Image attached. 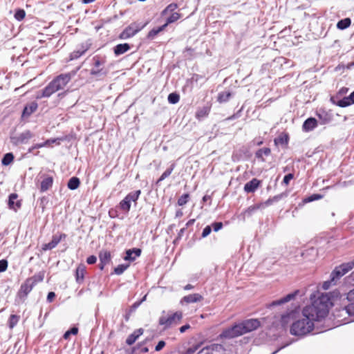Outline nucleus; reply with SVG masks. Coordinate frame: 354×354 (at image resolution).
Segmentation results:
<instances>
[{
  "instance_id": "51",
  "label": "nucleus",
  "mask_w": 354,
  "mask_h": 354,
  "mask_svg": "<svg viewBox=\"0 0 354 354\" xmlns=\"http://www.w3.org/2000/svg\"><path fill=\"white\" fill-rule=\"evenodd\" d=\"M8 263L6 259L0 260V272H5L8 268Z\"/></svg>"
},
{
  "instance_id": "64",
  "label": "nucleus",
  "mask_w": 354,
  "mask_h": 354,
  "mask_svg": "<svg viewBox=\"0 0 354 354\" xmlns=\"http://www.w3.org/2000/svg\"><path fill=\"white\" fill-rule=\"evenodd\" d=\"M348 282H353L354 283V271L350 274L348 277Z\"/></svg>"
},
{
  "instance_id": "7",
  "label": "nucleus",
  "mask_w": 354,
  "mask_h": 354,
  "mask_svg": "<svg viewBox=\"0 0 354 354\" xmlns=\"http://www.w3.org/2000/svg\"><path fill=\"white\" fill-rule=\"evenodd\" d=\"M93 68L91 70L90 74L94 77L105 76L107 74V71L104 68L100 67L106 63V58L95 55L93 57Z\"/></svg>"
},
{
  "instance_id": "4",
  "label": "nucleus",
  "mask_w": 354,
  "mask_h": 354,
  "mask_svg": "<svg viewBox=\"0 0 354 354\" xmlns=\"http://www.w3.org/2000/svg\"><path fill=\"white\" fill-rule=\"evenodd\" d=\"M182 318V312L177 311L171 314L160 316L158 320V324L160 326H163V329L166 330L173 326L178 324L180 322Z\"/></svg>"
},
{
  "instance_id": "11",
  "label": "nucleus",
  "mask_w": 354,
  "mask_h": 354,
  "mask_svg": "<svg viewBox=\"0 0 354 354\" xmlns=\"http://www.w3.org/2000/svg\"><path fill=\"white\" fill-rule=\"evenodd\" d=\"M66 238V234L64 233H61L59 235L54 234L52 237V240L49 243L43 244L41 249L44 251L50 250L55 248L62 240Z\"/></svg>"
},
{
  "instance_id": "3",
  "label": "nucleus",
  "mask_w": 354,
  "mask_h": 354,
  "mask_svg": "<svg viewBox=\"0 0 354 354\" xmlns=\"http://www.w3.org/2000/svg\"><path fill=\"white\" fill-rule=\"evenodd\" d=\"M79 68L76 70H73L67 73H62L56 76L48 84L40 91L37 98L49 97L55 92L64 89L66 84L71 80L78 71Z\"/></svg>"
},
{
  "instance_id": "14",
  "label": "nucleus",
  "mask_w": 354,
  "mask_h": 354,
  "mask_svg": "<svg viewBox=\"0 0 354 354\" xmlns=\"http://www.w3.org/2000/svg\"><path fill=\"white\" fill-rule=\"evenodd\" d=\"M38 109V104L36 102H32L27 104L22 111L21 119L25 120L28 118L33 113H35Z\"/></svg>"
},
{
  "instance_id": "42",
  "label": "nucleus",
  "mask_w": 354,
  "mask_h": 354,
  "mask_svg": "<svg viewBox=\"0 0 354 354\" xmlns=\"http://www.w3.org/2000/svg\"><path fill=\"white\" fill-rule=\"evenodd\" d=\"M19 320V317L16 315H11L9 321L8 326L10 328H13L18 323Z\"/></svg>"
},
{
  "instance_id": "31",
  "label": "nucleus",
  "mask_w": 354,
  "mask_h": 354,
  "mask_svg": "<svg viewBox=\"0 0 354 354\" xmlns=\"http://www.w3.org/2000/svg\"><path fill=\"white\" fill-rule=\"evenodd\" d=\"M45 272L41 271L38 273L35 274L31 277L28 278V280L33 283V286H35L37 283L43 281L44 279Z\"/></svg>"
},
{
  "instance_id": "9",
  "label": "nucleus",
  "mask_w": 354,
  "mask_h": 354,
  "mask_svg": "<svg viewBox=\"0 0 354 354\" xmlns=\"http://www.w3.org/2000/svg\"><path fill=\"white\" fill-rule=\"evenodd\" d=\"M34 133L30 130H25L18 135L11 136L10 137V142L14 146L25 145L28 143L29 140L34 137Z\"/></svg>"
},
{
  "instance_id": "10",
  "label": "nucleus",
  "mask_w": 354,
  "mask_h": 354,
  "mask_svg": "<svg viewBox=\"0 0 354 354\" xmlns=\"http://www.w3.org/2000/svg\"><path fill=\"white\" fill-rule=\"evenodd\" d=\"M343 310L350 316H354V288L346 294L344 300Z\"/></svg>"
},
{
  "instance_id": "15",
  "label": "nucleus",
  "mask_w": 354,
  "mask_h": 354,
  "mask_svg": "<svg viewBox=\"0 0 354 354\" xmlns=\"http://www.w3.org/2000/svg\"><path fill=\"white\" fill-rule=\"evenodd\" d=\"M42 180L41 181L39 191L40 192H45L50 189L53 184L54 179L53 176H50L46 174L42 176Z\"/></svg>"
},
{
  "instance_id": "56",
  "label": "nucleus",
  "mask_w": 354,
  "mask_h": 354,
  "mask_svg": "<svg viewBox=\"0 0 354 354\" xmlns=\"http://www.w3.org/2000/svg\"><path fill=\"white\" fill-rule=\"evenodd\" d=\"M165 341L160 340V341L158 342V343L156 346L155 351H160V350H162L165 347Z\"/></svg>"
},
{
  "instance_id": "41",
  "label": "nucleus",
  "mask_w": 354,
  "mask_h": 354,
  "mask_svg": "<svg viewBox=\"0 0 354 354\" xmlns=\"http://www.w3.org/2000/svg\"><path fill=\"white\" fill-rule=\"evenodd\" d=\"M180 17V15L178 12H173L171 14V15L167 19V21L165 24H167V26L168 24L174 23L178 20Z\"/></svg>"
},
{
  "instance_id": "63",
  "label": "nucleus",
  "mask_w": 354,
  "mask_h": 354,
  "mask_svg": "<svg viewBox=\"0 0 354 354\" xmlns=\"http://www.w3.org/2000/svg\"><path fill=\"white\" fill-rule=\"evenodd\" d=\"M351 104H354V91L348 96Z\"/></svg>"
},
{
  "instance_id": "36",
  "label": "nucleus",
  "mask_w": 354,
  "mask_h": 354,
  "mask_svg": "<svg viewBox=\"0 0 354 354\" xmlns=\"http://www.w3.org/2000/svg\"><path fill=\"white\" fill-rule=\"evenodd\" d=\"M231 96L232 93L229 91L221 92L218 93L217 100L220 103L226 102L230 100Z\"/></svg>"
},
{
  "instance_id": "44",
  "label": "nucleus",
  "mask_w": 354,
  "mask_h": 354,
  "mask_svg": "<svg viewBox=\"0 0 354 354\" xmlns=\"http://www.w3.org/2000/svg\"><path fill=\"white\" fill-rule=\"evenodd\" d=\"M129 264H120L115 268L114 272L118 275H120L129 268Z\"/></svg>"
},
{
  "instance_id": "40",
  "label": "nucleus",
  "mask_w": 354,
  "mask_h": 354,
  "mask_svg": "<svg viewBox=\"0 0 354 354\" xmlns=\"http://www.w3.org/2000/svg\"><path fill=\"white\" fill-rule=\"evenodd\" d=\"M147 296V295H145L140 301H137L133 303L129 308V313H133L135 312L136 310L141 305V304L146 300Z\"/></svg>"
},
{
  "instance_id": "54",
  "label": "nucleus",
  "mask_w": 354,
  "mask_h": 354,
  "mask_svg": "<svg viewBox=\"0 0 354 354\" xmlns=\"http://www.w3.org/2000/svg\"><path fill=\"white\" fill-rule=\"evenodd\" d=\"M212 232V227L210 225H207L203 230L202 237L205 238L207 236Z\"/></svg>"
},
{
  "instance_id": "37",
  "label": "nucleus",
  "mask_w": 354,
  "mask_h": 354,
  "mask_svg": "<svg viewBox=\"0 0 354 354\" xmlns=\"http://www.w3.org/2000/svg\"><path fill=\"white\" fill-rule=\"evenodd\" d=\"M14 160V155L12 153H6L2 160H1V164L4 166H8L10 165Z\"/></svg>"
},
{
  "instance_id": "27",
  "label": "nucleus",
  "mask_w": 354,
  "mask_h": 354,
  "mask_svg": "<svg viewBox=\"0 0 354 354\" xmlns=\"http://www.w3.org/2000/svg\"><path fill=\"white\" fill-rule=\"evenodd\" d=\"M289 141V136L286 133H281L277 138H274L275 145L286 146Z\"/></svg>"
},
{
  "instance_id": "20",
  "label": "nucleus",
  "mask_w": 354,
  "mask_h": 354,
  "mask_svg": "<svg viewBox=\"0 0 354 354\" xmlns=\"http://www.w3.org/2000/svg\"><path fill=\"white\" fill-rule=\"evenodd\" d=\"M317 126V121L315 118L306 119L302 125L303 131L308 132L313 131Z\"/></svg>"
},
{
  "instance_id": "60",
  "label": "nucleus",
  "mask_w": 354,
  "mask_h": 354,
  "mask_svg": "<svg viewBox=\"0 0 354 354\" xmlns=\"http://www.w3.org/2000/svg\"><path fill=\"white\" fill-rule=\"evenodd\" d=\"M335 281H332L331 279L330 281H325L323 283V288L325 290L328 289L330 288L331 283H333L334 285L335 284Z\"/></svg>"
},
{
  "instance_id": "45",
  "label": "nucleus",
  "mask_w": 354,
  "mask_h": 354,
  "mask_svg": "<svg viewBox=\"0 0 354 354\" xmlns=\"http://www.w3.org/2000/svg\"><path fill=\"white\" fill-rule=\"evenodd\" d=\"M336 104L340 107H346V106L351 105V103L348 99V97H344L342 100H338L336 102Z\"/></svg>"
},
{
  "instance_id": "52",
  "label": "nucleus",
  "mask_w": 354,
  "mask_h": 354,
  "mask_svg": "<svg viewBox=\"0 0 354 354\" xmlns=\"http://www.w3.org/2000/svg\"><path fill=\"white\" fill-rule=\"evenodd\" d=\"M63 138H53V139H48L44 143H46V146H48L51 143H56L57 145L60 144V141L63 140Z\"/></svg>"
},
{
  "instance_id": "25",
  "label": "nucleus",
  "mask_w": 354,
  "mask_h": 354,
  "mask_svg": "<svg viewBox=\"0 0 354 354\" xmlns=\"http://www.w3.org/2000/svg\"><path fill=\"white\" fill-rule=\"evenodd\" d=\"M131 46L127 43L119 44L113 48V52L115 56H119L130 50Z\"/></svg>"
},
{
  "instance_id": "13",
  "label": "nucleus",
  "mask_w": 354,
  "mask_h": 354,
  "mask_svg": "<svg viewBox=\"0 0 354 354\" xmlns=\"http://www.w3.org/2000/svg\"><path fill=\"white\" fill-rule=\"evenodd\" d=\"M35 286L33 283L28 279L21 285L20 288L17 292V295L20 298H26L28 295L32 291Z\"/></svg>"
},
{
  "instance_id": "47",
  "label": "nucleus",
  "mask_w": 354,
  "mask_h": 354,
  "mask_svg": "<svg viewBox=\"0 0 354 354\" xmlns=\"http://www.w3.org/2000/svg\"><path fill=\"white\" fill-rule=\"evenodd\" d=\"M322 198V196L318 194H314L310 195V196L304 199V203H310L317 200H319Z\"/></svg>"
},
{
  "instance_id": "49",
  "label": "nucleus",
  "mask_w": 354,
  "mask_h": 354,
  "mask_svg": "<svg viewBox=\"0 0 354 354\" xmlns=\"http://www.w3.org/2000/svg\"><path fill=\"white\" fill-rule=\"evenodd\" d=\"M78 333V328L77 327H73L70 330H67L63 335L65 339H67L71 335H76Z\"/></svg>"
},
{
  "instance_id": "46",
  "label": "nucleus",
  "mask_w": 354,
  "mask_h": 354,
  "mask_svg": "<svg viewBox=\"0 0 354 354\" xmlns=\"http://www.w3.org/2000/svg\"><path fill=\"white\" fill-rule=\"evenodd\" d=\"M189 198V194L186 193V194H183L178 200V205L179 206H183V205H185L187 203Z\"/></svg>"
},
{
  "instance_id": "21",
  "label": "nucleus",
  "mask_w": 354,
  "mask_h": 354,
  "mask_svg": "<svg viewBox=\"0 0 354 354\" xmlns=\"http://www.w3.org/2000/svg\"><path fill=\"white\" fill-rule=\"evenodd\" d=\"M90 44L85 43L82 44L80 48L76 50H74L71 54V59H76L84 55L89 48Z\"/></svg>"
},
{
  "instance_id": "17",
  "label": "nucleus",
  "mask_w": 354,
  "mask_h": 354,
  "mask_svg": "<svg viewBox=\"0 0 354 354\" xmlns=\"http://www.w3.org/2000/svg\"><path fill=\"white\" fill-rule=\"evenodd\" d=\"M261 181L257 178H252L244 185V191L247 193H253L260 185Z\"/></svg>"
},
{
  "instance_id": "30",
  "label": "nucleus",
  "mask_w": 354,
  "mask_h": 354,
  "mask_svg": "<svg viewBox=\"0 0 354 354\" xmlns=\"http://www.w3.org/2000/svg\"><path fill=\"white\" fill-rule=\"evenodd\" d=\"M167 27V24H163L161 26L154 28L151 29L147 35V38L149 39H153L158 33L163 31Z\"/></svg>"
},
{
  "instance_id": "22",
  "label": "nucleus",
  "mask_w": 354,
  "mask_h": 354,
  "mask_svg": "<svg viewBox=\"0 0 354 354\" xmlns=\"http://www.w3.org/2000/svg\"><path fill=\"white\" fill-rule=\"evenodd\" d=\"M144 330L142 328H138L134 330L131 334H130L127 339L126 343L127 345L131 346L136 342V341L138 339V337L143 334Z\"/></svg>"
},
{
  "instance_id": "6",
  "label": "nucleus",
  "mask_w": 354,
  "mask_h": 354,
  "mask_svg": "<svg viewBox=\"0 0 354 354\" xmlns=\"http://www.w3.org/2000/svg\"><path fill=\"white\" fill-rule=\"evenodd\" d=\"M147 23L133 22L127 26L120 34L119 38L121 39H127L136 35L138 32L142 30Z\"/></svg>"
},
{
  "instance_id": "18",
  "label": "nucleus",
  "mask_w": 354,
  "mask_h": 354,
  "mask_svg": "<svg viewBox=\"0 0 354 354\" xmlns=\"http://www.w3.org/2000/svg\"><path fill=\"white\" fill-rule=\"evenodd\" d=\"M288 196V193L282 192L279 194H277L273 197L269 198L265 202L261 203L262 207H268L272 205L274 203H277L283 198H285Z\"/></svg>"
},
{
  "instance_id": "43",
  "label": "nucleus",
  "mask_w": 354,
  "mask_h": 354,
  "mask_svg": "<svg viewBox=\"0 0 354 354\" xmlns=\"http://www.w3.org/2000/svg\"><path fill=\"white\" fill-rule=\"evenodd\" d=\"M177 8H178L177 3H170L163 10V11L162 12V15H164L167 12H171V13L175 12L174 11L176 10Z\"/></svg>"
},
{
  "instance_id": "35",
  "label": "nucleus",
  "mask_w": 354,
  "mask_h": 354,
  "mask_svg": "<svg viewBox=\"0 0 354 354\" xmlns=\"http://www.w3.org/2000/svg\"><path fill=\"white\" fill-rule=\"evenodd\" d=\"M209 109L207 107H203L200 109H198L196 113V118L201 120L203 119L204 118L207 117L209 114Z\"/></svg>"
},
{
  "instance_id": "5",
  "label": "nucleus",
  "mask_w": 354,
  "mask_h": 354,
  "mask_svg": "<svg viewBox=\"0 0 354 354\" xmlns=\"http://www.w3.org/2000/svg\"><path fill=\"white\" fill-rule=\"evenodd\" d=\"M140 194L141 191L140 189L129 192L124 199L120 202L118 207L124 213H128L131 209V202H133L135 205H136Z\"/></svg>"
},
{
  "instance_id": "23",
  "label": "nucleus",
  "mask_w": 354,
  "mask_h": 354,
  "mask_svg": "<svg viewBox=\"0 0 354 354\" xmlns=\"http://www.w3.org/2000/svg\"><path fill=\"white\" fill-rule=\"evenodd\" d=\"M18 198V195L16 193H12L9 195L8 197V206L9 208L14 210H17L21 206V201H17L16 203L15 201Z\"/></svg>"
},
{
  "instance_id": "33",
  "label": "nucleus",
  "mask_w": 354,
  "mask_h": 354,
  "mask_svg": "<svg viewBox=\"0 0 354 354\" xmlns=\"http://www.w3.org/2000/svg\"><path fill=\"white\" fill-rule=\"evenodd\" d=\"M176 167V164L174 162L171 165L170 167L167 169L160 176V177L158 178V180L156 182V184H159L161 181L164 180L166 178L169 177L171 174L172 173L174 169Z\"/></svg>"
},
{
  "instance_id": "50",
  "label": "nucleus",
  "mask_w": 354,
  "mask_h": 354,
  "mask_svg": "<svg viewBox=\"0 0 354 354\" xmlns=\"http://www.w3.org/2000/svg\"><path fill=\"white\" fill-rule=\"evenodd\" d=\"M44 147H46V143H44V142L37 143V144L32 145L31 147H30L28 150V152L32 153L35 149H40V148H42Z\"/></svg>"
},
{
  "instance_id": "62",
  "label": "nucleus",
  "mask_w": 354,
  "mask_h": 354,
  "mask_svg": "<svg viewBox=\"0 0 354 354\" xmlns=\"http://www.w3.org/2000/svg\"><path fill=\"white\" fill-rule=\"evenodd\" d=\"M185 231V227L180 229V231L178 232V236H177L176 239H181L182 236H183Z\"/></svg>"
},
{
  "instance_id": "61",
  "label": "nucleus",
  "mask_w": 354,
  "mask_h": 354,
  "mask_svg": "<svg viewBox=\"0 0 354 354\" xmlns=\"http://www.w3.org/2000/svg\"><path fill=\"white\" fill-rule=\"evenodd\" d=\"M190 328V325L189 324H185L184 326H182L180 328H179V330L181 333H185L187 329H189Z\"/></svg>"
},
{
  "instance_id": "39",
  "label": "nucleus",
  "mask_w": 354,
  "mask_h": 354,
  "mask_svg": "<svg viewBox=\"0 0 354 354\" xmlns=\"http://www.w3.org/2000/svg\"><path fill=\"white\" fill-rule=\"evenodd\" d=\"M167 100L170 104H175L179 102L180 95L176 93H171L169 94Z\"/></svg>"
},
{
  "instance_id": "32",
  "label": "nucleus",
  "mask_w": 354,
  "mask_h": 354,
  "mask_svg": "<svg viewBox=\"0 0 354 354\" xmlns=\"http://www.w3.org/2000/svg\"><path fill=\"white\" fill-rule=\"evenodd\" d=\"M80 180L77 177L73 176L71 178L67 183L68 188L71 190H75L79 187Z\"/></svg>"
},
{
  "instance_id": "19",
  "label": "nucleus",
  "mask_w": 354,
  "mask_h": 354,
  "mask_svg": "<svg viewBox=\"0 0 354 354\" xmlns=\"http://www.w3.org/2000/svg\"><path fill=\"white\" fill-rule=\"evenodd\" d=\"M203 299V296L198 293L190 294L185 296L181 299V303L191 304L196 303L202 301Z\"/></svg>"
},
{
  "instance_id": "48",
  "label": "nucleus",
  "mask_w": 354,
  "mask_h": 354,
  "mask_svg": "<svg viewBox=\"0 0 354 354\" xmlns=\"http://www.w3.org/2000/svg\"><path fill=\"white\" fill-rule=\"evenodd\" d=\"M26 16V12L24 10L22 9H19L16 11L15 14V18L17 20V21H21L22 19H24Z\"/></svg>"
},
{
  "instance_id": "28",
  "label": "nucleus",
  "mask_w": 354,
  "mask_h": 354,
  "mask_svg": "<svg viewBox=\"0 0 354 354\" xmlns=\"http://www.w3.org/2000/svg\"><path fill=\"white\" fill-rule=\"evenodd\" d=\"M100 261L104 264H109L111 261V255L109 251L103 250L99 253Z\"/></svg>"
},
{
  "instance_id": "24",
  "label": "nucleus",
  "mask_w": 354,
  "mask_h": 354,
  "mask_svg": "<svg viewBox=\"0 0 354 354\" xmlns=\"http://www.w3.org/2000/svg\"><path fill=\"white\" fill-rule=\"evenodd\" d=\"M85 272L86 266L84 264H80L75 271V279L77 283H82L84 281Z\"/></svg>"
},
{
  "instance_id": "59",
  "label": "nucleus",
  "mask_w": 354,
  "mask_h": 354,
  "mask_svg": "<svg viewBox=\"0 0 354 354\" xmlns=\"http://www.w3.org/2000/svg\"><path fill=\"white\" fill-rule=\"evenodd\" d=\"M55 293L54 292H49L47 295L46 300L48 302L50 303L53 301L55 297Z\"/></svg>"
},
{
  "instance_id": "16",
  "label": "nucleus",
  "mask_w": 354,
  "mask_h": 354,
  "mask_svg": "<svg viewBox=\"0 0 354 354\" xmlns=\"http://www.w3.org/2000/svg\"><path fill=\"white\" fill-rule=\"evenodd\" d=\"M142 250L140 248H132L126 250V255L124 257L125 261H133L136 259L137 257H140L141 254Z\"/></svg>"
},
{
  "instance_id": "29",
  "label": "nucleus",
  "mask_w": 354,
  "mask_h": 354,
  "mask_svg": "<svg viewBox=\"0 0 354 354\" xmlns=\"http://www.w3.org/2000/svg\"><path fill=\"white\" fill-rule=\"evenodd\" d=\"M271 153V150L268 147H264L262 149H259L257 150L255 153V157L261 160L262 162L265 161V159L263 158V156H268Z\"/></svg>"
},
{
  "instance_id": "58",
  "label": "nucleus",
  "mask_w": 354,
  "mask_h": 354,
  "mask_svg": "<svg viewBox=\"0 0 354 354\" xmlns=\"http://www.w3.org/2000/svg\"><path fill=\"white\" fill-rule=\"evenodd\" d=\"M260 207H262L261 203L257 205L250 206L247 209L246 212L250 214Z\"/></svg>"
},
{
  "instance_id": "8",
  "label": "nucleus",
  "mask_w": 354,
  "mask_h": 354,
  "mask_svg": "<svg viewBox=\"0 0 354 354\" xmlns=\"http://www.w3.org/2000/svg\"><path fill=\"white\" fill-rule=\"evenodd\" d=\"M354 268V261L344 263L337 266L330 274L332 281H337Z\"/></svg>"
},
{
  "instance_id": "34",
  "label": "nucleus",
  "mask_w": 354,
  "mask_h": 354,
  "mask_svg": "<svg viewBox=\"0 0 354 354\" xmlns=\"http://www.w3.org/2000/svg\"><path fill=\"white\" fill-rule=\"evenodd\" d=\"M351 24V20L350 18H344L339 20L337 24V28L339 30H344L348 28Z\"/></svg>"
},
{
  "instance_id": "26",
  "label": "nucleus",
  "mask_w": 354,
  "mask_h": 354,
  "mask_svg": "<svg viewBox=\"0 0 354 354\" xmlns=\"http://www.w3.org/2000/svg\"><path fill=\"white\" fill-rule=\"evenodd\" d=\"M224 351V347L219 344H212L209 346H207L201 350V353L209 354V351L221 352Z\"/></svg>"
},
{
  "instance_id": "1",
  "label": "nucleus",
  "mask_w": 354,
  "mask_h": 354,
  "mask_svg": "<svg viewBox=\"0 0 354 354\" xmlns=\"http://www.w3.org/2000/svg\"><path fill=\"white\" fill-rule=\"evenodd\" d=\"M333 305L330 293H322L313 300L311 305L306 306L302 310L303 318L294 322L290 332L295 336H304L314 328V322L324 319L328 314L329 308Z\"/></svg>"
},
{
  "instance_id": "53",
  "label": "nucleus",
  "mask_w": 354,
  "mask_h": 354,
  "mask_svg": "<svg viewBox=\"0 0 354 354\" xmlns=\"http://www.w3.org/2000/svg\"><path fill=\"white\" fill-rule=\"evenodd\" d=\"M212 226L214 232H218L222 229L223 225L222 222H214L212 223Z\"/></svg>"
},
{
  "instance_id": "12",
  "label": "nucleus",
  "mask_w": 354,
  "mask_h": 354,
  "mask_svg": "<svg viewBox=\"0 0 354 354\" xmlns=\"http://www.w3.org/2000/svg\"><path fill=\"white\" fill-rule=\"evenodd\" d=\"M299 291L298 290H297L294 291L293 292L288 294L287 295H286L285 297H283L279 299L274 300L268 305V308H270L274 307L277 306L282 305V304H284L291 300H293L296 297V296L299 294Z\"/></svg>"
},
{
  "instance_id": "55",
  "label": "nucleus",
  "mask_w": 354,
  "mask_h": 354,
  "mask_svg": "<svg viewBox=\"0 0 354 354\" xmlns=\"http://www.w3.org/2000/svg\"><path fill=\"white\" fill-rule=\"evenodd\" d=\"M294 176L292 174H286L283 179V183H284L285 185H288L290 181L293 178Z\"/></svg>"
},
{
  "instance_id": "38",
  "label": "nucleus",
  "mask_w": 354,
  "mask_h": 354,
  "mask_svg": "<svg viewBox=\"0 0 354 354\" xmlns=\"http://www.w3.org/2000/svg\"><path fill=\"white\" fill-rule=\"evenodd\" d=\"M294 315H295V313L293 311H292L289 313L283 315L281 318V324L282 326L285 327L288 324L290 319L293 318Z\"/></svg>"
},
{
  "instance_id": "57",
  "label": "nucleus",
  "mask_w": 354,
  "mask_h": 354,
  "mask_svg": "<svg viewBox=\"0 0 354 354\" xmlns=\"http://www.w3.org/2000/svg\"><path fill=\"white\" fill-rule=\"evenodd\" d=\"M97 261V257L94 255H91L86 259V263L89 265L95 263Z\"/></svg>"
},
{
  "instance_id": "2",
  "label": "nucleus",
  "mask_w": 354,
  "mask_h": 354,
  "mask_svg": "<svg viewBox=\"0 0 354 354\" xmlns=\"http://www.w3.org/2000/svg\"><path fill=\"white\" fill-rule=\"evenodd\" d=\"M261 326L258 319H248L235 323L230 327L225 328L218 335L219 339H232L257 330Z\"/></svg>"
}]
</instances>
